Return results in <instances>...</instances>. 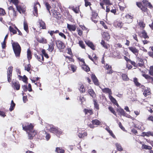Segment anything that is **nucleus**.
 <instances>
[{
  "label": "nucleus",
  "instance_id": "f257e3e1",
  "mask_svg": "<svg viewBox=\"0 0 153 153\" xmlns=\"http://www.w3.org/2000/svg\"><path fill=\"white\" fill-rule=\"evenodd\" d=\"M23 130L25 131L28 134L29 139H33V137L36 134V131L33 129V126L31 123H25L22 124Z\"/></svg>",
  "mask_w": 153,
  "mask_h": 153
},
{
  "label": "nucleus",
  "instance_id": "f03ea898",
  "mask_svg": "<svg viewBox=\"0 0 153 153\" xmlns=\"http://www.w3.org/2000/svg\"><path fill=\"white\" fill-rule=\"evenodd\" d=\"M47 127H49L48 129L49 131L56 134L57 136L62 134V131L60 129L55 127L52 125L48 124L47 125Z\"/></svg>",
  "mask_w": 153,
  "mask_h": 153
},
{
  "label": "nucleus",
  "instance_id": "7ed1b4c3",
  "mask_svg": "<svg viewBox=\"0 0 153 153\" xmlns=\"http://www.w3.org/2000/svg\"><path fill=\"white\" fill-rule=\"evenodd\" d=\"M12 47L16 57H19L21 52V48L19 44L17 42H13Z\"/></svg>",
  "mask_w": 153,
  "mask_h": 153
},
{
  "label": "nucleus",
  "instance_id": "20e7f679",
  "mask_svg": "<svg viewBox=\"0 0 153 153\" xmlns=\"http://www.w3.org/2000/svg\"><path fill=\"white\" fill-rule=\"evenodd\" d=\"M11 1L16 5L17 10L20 13H25L26 10L25 8L22 7L21 6L18 5L19 3L18 0H11Z\"/></svg>",
  "mask_w": 153,
  "mask_h": 153
},
{
  "label": "nucleus",
  "instance_id": "39448f33",
  "mask_svg": "<svg viewBox=\"0 0 153 153\" xmlns=\"http://www.w3.org/2000/svg\"><path fill=\"white\" fill-rule=\"evenodd\" d=\"M117 111L118 113V114L120 116H123L130 118L131 117L130 115L127 114L123 109L120 107L117 109Z\"/></svg>",
  "mask_w": 153,
  "mask_h": 153
},
{
  "label": "nucleus",
  "instance_id": "423d86ee",
  "mask_svg": "<svg viewBox=\"0 0 153 153\" xmlns=\"http://www.w3.org/2000/svg\"><path fill=\"white\" fill-rule=\"evenodd\" d=\"M40 7V5L39 3L37 2L34 4L33 10V14L34 16H37L38 15L37 8Z\"/></svg>",
  "mask_w": 153,
  "mask_h": 153
},
{
  "label": "nucleus",
  "instance_id": "0eeeda50",
  "mask_svg": "<svg viewBox=\"0 0 153 153\" xmlns=\"http://www.w3.org/2000/svg\"><path fill=\"white\" fill-rule=\"evenodd\" d=\"M13 68L12 66H10L8 68L7 80L9 82H10L11 79Z\"/></svg>",
  "mask_w": 153,
  "mask_h": 153
},
{
  "label": "nucleus",
  "instance_id": "6e6552de",
  "mask_svg": "<svg viewBox=\"0 0 153 153\" xmlns=\"http://www.w3.org/2000/svg\"><path fill=\"white\" fill-rule=\"evenodd\" d=\"M56 43L57 47L59 50L64 49L65 48L64 43L61 41H56Z\"/></svg>",
  "mask_w": 153,
  "mask_h": 153
},
{
  "label": "nucleus",
  "instance_id": "1a4fd4ad",
  "mask_svg": "<svg viewBox=\"0 0 153 153\" xmlns=\"http://www.w3.org/2000/svg\"><path fill=\"white\" fill-rule=\"evenodd\" d=\"M128 49L136 56L138 55L139 50L135 47H130L128 48Z\"/></svg>",
  "mask_w": 153,
  "mask_h": 153
},
{
  "label": "nucleus",
  "instance_id": "9d476101",
  "mask_svg": "<svg viewBox=\"0 0 153 153\" xmlns=\"http://www.w3.org/2000/svg\"><path fill=\"white\" fill-rule=\"evenodd\" d=\"M142 76L146 79H147L148 81L149 82H151L153 84V78L151 77L150 76L145 74H142Z\"/></svg>",
  "mask_w": 153,
  "mask_h": 153
},
{
  "label": "nucleus",
  "instance_id": "9b49d317",
  "mask_svg": "<svg viewBox=\"0 0 153 153\" xmlns=\"http://www.w3.org/2000/svg\"><path fill=\"white\" fill-rule=\"evenodd\" d=\"M105 68L107 70V71L106 72V73L107 74H111L114 72V71L112 70L111 66L108 64L106 65Z\"/></svg>",
  "mask_w": 153,
  "mask_h": 153
},
{
  "label": "nucleus",
  "instance_id": "f8f14e48",
  "mask_svg": "<svg viewBox=\"0 0 153 153\" xmlns=\"http://www.w3.org/2000/svg\"><path fill=\"white\" fill-rule=\"evenodd\" d=\"M125 17L127 19L126 21L128 23H129L132 22L133 19L132 16L127 14L126 15Z\"/></svg>",
  "mask_w": 153,
  "mask_h": 153
},
{
  "label": "nucleus",
  "instance_id": "ddd939ff",
  "mask_svg": "<svg viewBox=\"0 0 153 153\" xmlns=\"http://www.w3.org/2000/svg\"><path fill=\"white\" fill-rule=\"evenodd\" d=\"M102 90L103 93L108 94L109 96L111 95L112 94V92L111 91V90L109 89V88H104L102 89Z\"/></svg>",
  "mask_w": 153,
  "mask_h": 153
},
{
  "label": "nucleus",
  "instance_id": "4468645a",
  "mask_svg": "<svg viewBox=\"0 0 153 153\" xmlns=\"http://www.w3.org/2000/svg\"><path fill=\"white\" fill-rule=\"evenodd\" d=\"M67 27L68 30L71 31H74L76 30V27L75 25L67 24Z\"/></svg>",
  "mask_w": 153,
  "mask_h": 153
},
{
  "label": "nucleus",
  "instance_id": "2eb2a0df",
  "mask_svg": "<svg viewBox=\"0 0 153 153\" xmlns=\"http://www.w3.org/2000/svg\"><path fill=\"white\" fill-rule=\"evenodd\" d=\"M69 70L72 71L73 73L75 72L76 69V66L73 64H69L68 65Z\"/></svg>",
  "mask_w": 153,
  "mask_h": 153
},
{
  "label": "nucleus",
  "instance_id": "dca6fc26",
  "mask_svg": "<svg viewBox=\"0 0 153 153\" xmlns=\"http://www.w3.org/2000/svg\"><path fill=\"white\" fill-rule=\"evenodd\" d=\"M109 98L111 101L115 105H116L118 107H119V105L118 104L117 100L116 99L114 98L111 95L109 96Z\"/></svg>",
  "mask_w": 153,
  "mask_h": 153
},
{
  "label": "nucleus",
  "instance_id": "f3484780",
  "mask_svg": "<svg viewBox=\"0 0 153 153\" xmlns=\"http://www.w3.org/2000/svg\"><path fill=\"white\" fill-rule=\"evenodd\" d=\"M114 26L117 27L121 28L123 26V24L121 22L115 21L114 23Z\"/></svg>",
  "mask_w": 153,
  "mask_h": 153
},
{
  "label": "nucleus",
  "instance_id": "a211bd4d",
  "mask_svg": "<svg viewBox=\"0 0 153 153\" xmlns=\"http://www.w3.org/2000/svg\"><path fill=\"white\" fill-rule=\"evenodd\" d=\"M13 86L14 89H16L17 90H19L20 87V85L18 82H13Z\"/></svg>",
  "mask_w": 153,
  "mask_h": 153
},
{
  "label": "nucleus",
  "instance_id": "6ab92c4d",
  "mask_svg": "<svg viewBox=\"0 0 153 153\" xmlns=\"http://www.w3.org/2000/svg\"><path fill=\"white\" fill-rule=\"evenodd\" d=\"M37 40L39 42L42 44H46L47 43L46 39L43 37L39 38L37 39Z\"/></svg>",
  "mask_w": 153,
  "mask_h": 153
},
{
  "label": "nucleus",
  "instance_id": "aec40b11",
  "mask_svg": "<svg viewBox=\"0 0 153 153\" xmlns=\"http://www.w3.org/2000/svg\"><path fill=\"white\" fill-rule=\"evenodd\" d=\"M97 13H94L93 14L91 18V20L94 22V23H96L97 21Z\"/></svg>",
  "mask_w": 153,
  "mask_h": 153
},
{
  "label": "nucleus",
  "instance_id": "412c9836",
  "mask_svg": "<svg viewBox=\"0 0 153 153\" xmlns=\"http://www.w3.org/2000/svg\"><path fill=\"white\" fill-rule=\"evenodd\" d=\"M35 56L36 59H37L39 61L42 62L44 60V57L43 55H38L36 54H35Z\"/></svg>",
  "mask_w": 153,
  "mask_h": 153
},
{
  "label": "nucleus",
  "instance_id": "4be33fe9",
  "mask_svg": "<svg viewBox=\"0 0 153 153\" xmlns=\"http://www.w3.org/2000/svg\"><path fill=\"white\" fill-rule=\"evenodd\" d=\"M38 22L40 27H42V29H45L46 28L45 23L42 20L39 19L38 20Z\"/></svg>",
  "mask_w": 153,
  "mask_h": 153
},
{
  "label": "nucleus",
  "instance_id": "5701e85b",
  "mask_svg": "<svg viewBox=\"0 0 153 153\" xmlns=\"http://www.w3.org/2000/svg\"><path fill=\"white\" fill-rule=\"evenodd\" d=\"M86 44L93 50H95L94 46L92 42L89 41H85Z\"/></svg>",
  "mask_w": 153,
  "mask_h": 153
},
{
  "label": "nucleus",
  "instance_id": "b1692460",
  "mask_svg": "<svg viewBox=\"0 0 153 153\" xmlns=\"http://www.w3.org/2000/svg\"><path fill=\"white\" fill-rule=\"evenodd\" d=\"M88 93L93 98H94L96 97V94L93 90L92 89H89L88 91Z\"/></svg>",
  "mask_w": 153,
  "mask_h": 153
},
{
  "label": "nucleus",
  "instance_id": "393cba45",
  "mask_svg": "<svg viewBox=\"0 0 153 153\" xmlns=\"http://www.w3.org/2000/svg\"><path fill=\"white\" fill-rule=\"evenodd\" d=\"M87 135V133L85 132H79L78 134V136L80 138H82L86 136Z\"/></svg>",
  "mask_w": 153,
  "mask_h": 153
},
{
  "label": "nucleus",
  "instance_id": "a878e982",
  "mask_svg": "<svg viewBox=\"0 0 153 153\" xmlns=\"http://www.w3.org/2000/svg\"><path fill=\"white\" fill-rule=\"evenodd\" d=\"M82 68L86 71H90V68L87 65H86L85 63L82 64Z\"/></svg>",
  "mask_w": 153,
  "mask_h": 153
},
{
  "label": "nucleus",
  "instance_id": "bb28decb",
  "mask_svg": "<svg viewBox=\"0 0 153 153\" xmlns=\"http://www.w3.org/2000/svg\"><path fill=\"white\" fill-rule=\"evenodd\" d=\"M55 152L57 153H64L65 150L60 147H56V148Z\"/></svg>",
  "mask_w": 153,
  "mask_h": 153
},
{
  "label": "nucleus",
  "instance_id": "cd10ccee",
  "mask_svg": "<svg viewBox=\"0 0 153 153\" xmlns=\"http://www.w3.org/2000/svg\"><path fill=\"white\" fill-rule=\"evenodd\" d=\"M115 145L117 147V150L118 151H122L123 149L121 145L118 143H116L115 144Z\"/></svg>",
  "mask_w": 153,
  "mask_h": 153
},
{
  "label": "nucleus",
  "instance_id": "c85d7f7f",
  "mask_svg": "<svg viewBox=\"0 0 153 153\" xmlns=\"http://www.w3.org/2000/svg\"><path fill=\"white\" fill-rule=\"evenodd\" d=\"M27 58L28 60H30L32 58L31 51L29 49H27Z\"/></svg>",
  "mask_w": 153,
  "mask_h": 153
},
{
  "label": "nucleus",
  "instance_id": "c756f323",
  "mask_svg": "<svg viewBox=\"0 0 153 153\" xmlns=\"http://www.w3.org/2000/svg\"><path fill=\"white\" fill-rule=\"evenodd\" d=\"M92 123L93 125H100V124L101 123L100 121L97 119L93 120L92 121Z\"/></svg>",
  "mask_w": 153,
  "mask_h": 153
},
{
  "label": "nucleus",
  "instance_id": "7c9ffc66",
  "mask_svg": "<svg viewBox=\"0 0 153 153\" xmlns=\"http://www.w3.org/2000/svg\"><path fill=\"white\" fill-rule=\"evenodd\" d=\"M15 106V104L13 100H12L10 104V107L9 108L10 111H12L14 109Z\"/></svg>",
  "mask_w": 153,
  "mask_h": 153
},
{
  "label": "nucleus",
  "instance_id": "2f4dec72",
  "mask_svg": "<svg viewBox=\"0 0 153 153\" xmlns=\"http://www.w3.org/2000/svg\"><path fill=\"white\" fill-rule=\"evenodd\" d=\"M24 28L25 30L27 32H28V26L26 22L25 21L24 22Z\"/></svg>",
  "mask_w": 153,
  "mask_h": 153
},
{
  "label": "nucleus",
  "instance_id": "473e14b6",
  "mask_svg": "<svg viewBox=\"0 0 153 153\" xmlns=\"http://www.w3.org/2000/svg\"><path fill=\"white\" fill-rule=\"evenodd\" d=\"M84 111L86 114H88V115H91L93 114L92 111L91 110L85 109Z\"/></svg>",
  "mask_w": 153,
  "mask_h": 153
},
{
  "label": "nucleus",
  "instance_id": "72a5a7b5",
  "mask_svg": "<svg viewBox=\"0 0 153 153\" xmlns=\"http://www.w3.org/2000/svg\"><path fill=\"white\" fill-rule=\"evenodd\" d=\"M142 148L145 149L151 150L152 149V147L151 146H148L145 144H143Z\"/></svg>",
  "mask_w": 153,
  "mask_h": 153
},
{
  "label": "nucleus",
  "instance_id": "f704fd0d",
  "mask_svg": "<svg viewBox=\"0 0 153 153\" xmlns=\"http://www.w3.org/2000/svg\"><path fill=\"white\" fill-rule=\"evenodd\" d=\"M48 50L49 51L51 52L53 51L54 50V44L53 43H51L50 45H49Z\"/></svg>",
  "mask_w": 153,
  "mask_h": 153
},
{
  "label": "nucleus",
  "instance_id": "c9c22d12",
  "mask_svg": "<svg viewBox=\"0 0 153 153\" xmlns=\"http://www.w3.org/2000/svg\"><path fill=\"white\" fill-rule=\"evenodd\" d=\"M103 37H105V39L106 40H108L110 38V36L108 33H104L103 35Z\"/></svg>",
  "mask_w": 153,
  "mask_h": 153
},
{
  "label": "nucleus",
  "instance_id": "e433bc0d",
  "mask_svg": "<svg viewBox=\"0 0 153 153\" xmlns=\"http://www.w3.org/2000/svg\"><path fill=\"white\" fill-rule=\"evenodd\" d=\"M79 90L80 92L83 93L85 92V90L84 86L82 84H80Z\"/></svg>",
  "mask_w": 153,
  "mask_h": 153
},
{
  "label": "nucleus",
  "instance_id": "4c0bfd02",
  "mask_svg": "<svg viewBox=\"0 0 153 153\" xmlns=\"http://www.w3.org/2000/svg\"><path fill=\"white\" fill-rule=\"evenodd\" d=\"M121 76L123 79L124 81H128L129 80V78L126 74H122Z\"/></svg>",
  "mask_w": 153,
  "mask_h": 153
},
{
  "label": "nucleus",
  "instance_id": "58836bf2",
  "mask_svg": "<svg viewBox=\"0 0 153 153\" xmlns=\"http://www.w3.org/2000/svg\"><path fill=\"white\" fill-rule=\"evenodd\" d=\"M133 81L134 84L136 86H140L141 85L138 82L137 79V78H134L133 79Z\"/></svg>",
  "mask_w": 153,
  "mask_h": 153
},
{
  "label": "nucleus",
  "instance_id": "ea45409f",
  "mask_svg": "<svg viewBox=\"0 0 153 153\" xmlns=\"http://www.w3.org/2000/svg\"><path fill=\"white\" fill-rule=\"evenodd\" d=\"M150 94V91L147 88L146 89H145V91L143 93V94L145 96L149 95Z\"/></svg>",
  "mask_w": 153,
  "mask_h": 153
},
{
  "label": "nucleus",
  "instance_id": "a19ab883",
  "mask_svg": "<svg viewBox=\"0 0 153 153\" xmlns=\"http://www.w3.org/2000/svg\"><path fill=\"white\" fill-rule=\"evenodd\" d=\"M31 65L30 64H29L25 67V70L29 72L31 69Z\"/></svg>",
  "mask_w": 153,
  "mask_h": 153
},
{
  "label": "nucleus",
  "instance_id": "79ce46f5",
  "mask_svg": "<svg viewBox=\"0 0 153 153\" xmlns=\"http://www.w3.org/2000/svg\"><path fill=\"white\" fill-rule=\"evenodd\" d=\"M10 31V32L13 33V34H15L16 33V31L13 27L11 26L9 27Z\"/></svg>",
  "mask_w": 153,
  "mask_h": 153
},
{
  "label": "nucleus",
  "instance_id": "37998d69",
  "mask_svg": "<svg viewBox=\"0 0 153 153\" xmlns=\"http://www.w3.org/2000/svg\"><path fill=\"white\" fill-rule=\"evenodd\" d=\"M78 100H79L82 103L85 101V99L84 97L81 96H79L78 98Z\"/></svg>",
  "mask_w": 153,
  "mask_h": 153
},
{
  "label": "nucleus",
  "instance_id": "c03bdc74",
  "mask_svg": "<svg viewBox=\"0 0 153 153\" xmlns=\"http://www.w3.org/2000/svg\"><path fill=\"white\" fill-rule=\"evenodd\" d=\"M9 15L10 16L14 18L16 16V12L14 10V11H13L11 13H10V14Z\"/></svg>",
  "mask_w": 153,
  "mask_h": 153
},
{
  "label": "nucleus",
  "instance_id": "a18cd8bd",
  "mask_svg": "<svg viewBox=\"0 0 153 153\" xmlns=\"http://www.w3.org/2000/svg\"><path fill=\"white\" fill-rule=\"evenodd\" d=\"M5 14V12L4 9L0 8V16H3Z\"/></svg>",
  "mask_w": 153,
  "mask_h": 153
},
{
  "label": "nucleus",
  "instance_id": "49530a36",
  "mask_svg": "<svg viewBox=\"0 0 153 153\" xmlns=\"http://www.w3.org/2000/svg\"><path fill=\"white\" fill-rule=\"evenodd\" d=\"M108 108L111 113L116 116L115 111L112 107L110 106Z\"/></svg>",
  "mask_w": 153,
  "mask_h": 153
},
{
  "label": "nucleus",
  "instance_id": "de8ad7c7",
  "mask_svg": "<svg viewBox=\"0 0 153 153\" xmlns=\"http://www.w3.org/2000/svg\"><path fill=\"white\" fill-rule=\"evenodd\" d=\"M149 74L151 76H153V66H151L149 71Z\"/></svg>",
  "mask_w": 153,
  "mask_h": 153
},
{
  "label": "nucleus",
  "instance_id": "09e8293b",
  "mask_svg": "<svg viewBox=\"0 0 153 153\" xmlns=\"http://www.w3.org/2000/svg\"><path fill=\"white\" fill-rule=\"evenodd\" d=\"M139 25L140 27L143 28L145 27V25L143 22L141 21L139 22Z\"/></svg>",
  "mask_w": 153,
  "mask_h": 153
},
{
  "label": "nucleus",
  "instance_id": "8fccbe9b",
  "mask_svg": "<svg viewBox=\"0 0 153 153\" xmlns=\"http://www.w3.org/2000/svg\"><path fill=\"white\" fill-rule=\"evenodd\" d=\"M79 46L82 48H85V46L83 41H79Z\"/></svg>",
  "mask_w": 153,
  "mask_h": 153
},
{
  "label": "nucleus",
  "instance_id": "3c124183",
  "mask_svg": "<svg viewBox=\"0 0 153 153\" xmlns=\"http://www.w3.org/2000/svg\"><path fill=\"white\" fill-rule=\"evenodd\" d=\"M145 133V135L148 137L149 136H153V132L149 131L147 132H144Z\"/></svg>",
  "mask_w": 153,
  "mask_h": 153
},
{
  "label": "nucleus",
  "instance_id": "603ef678",
  "mask_svg": "<svg viewBox=\"0 0 153 153\" xmlns=\"http://www.w3.org/2000/svg\"><path fill=\"white\" fill-rule=\"evenodd\" d=\"M142 36L144 38L146 39L148 38L146 33L144 30H143L142 32Z\"/></svg>",
  "mask_w": 153,
  "mask_h": 153
},
{
  "label": "nucleus",
  "instance_id": "864d4df0",
  "mask_svg": "<svg viewBox=\"0 0 153 153\" xmlns=\"http://www.w3.org/2000/svg\"><path fill=\"white\" fill-rule=\"evenodd\" d=\"M45 6L46 7V9L48 10L49 12L50 13V8H51V7L50 6L49 4L47 2H46L45 4Z\"/></svg>",
  "mask_w": 153,
  "mask_h": 153
},
{
  "label": "nucleus",
  "instance_id": "5fc2aeb1",
  "mask_svg": "<svg viewBox=\"0 0 153 153\" xmlns=\"http://www.w3.org/2000/svg\"><path fill=\"white\" fill-rule=\"evenodd\" d=\"M101 44L102 45L103 47L107 49L108 48V46L105 43V42L102 40L101 42Z\"/></svg>",
  "mask_w": 153,
  "mask_h": 153
},
{
  "label": "nucleus",
  "instance_id": "6e6d98bb",
  "mask_svg": "<svg viewBox=\"0 0 153 153\" xmlns=\"http://www.w3.org/2000/svg\"><path fill=\"white\" fill-rule=\"evenodd\" d=\"M72 10L76 13H78L79 11V8L78 7H77L75 8L73 7Z\"/></svg>",
  "mask_w": 153,
  "mask_h": 153
},
{
  "label": "nucleus",
  "instance_id": "4d7b16f0",
  "mask_svg": "<svg viewBox=\"0 0 153 153\" xmlns=\"http://www.w3.org/2000/svg\"><path fill=\"white\" fill-rule=\"evenodd\" d=\"M103 1L107 5H110L111 4L110 1L109 0H103Z\"/></svg>",
  "mask_w": 153,
  "mask_h": 153
},
{
  "label": "nucleus",
  "instance_id": "13d9d810",
  "mask_svg": "<svg viewBox=\"0 0 153 153\" xmlns=\"http://www.w3.org/2000/svg\"><path fill=\"white\" fill-rule=\"evenodd\" d=\"M85 2V7H87L88 6H90L91 3L90 2L88 1L87 0L84 1Z\"/></svg>",
  "mask_w": 153,
  "mask_h": 153
},
{
  "label": "nucleus",
  "instance_id": "bf43d9fd",
  "mask_svg": "<svg viewBox=\"0 0 153 153\" xmlns=\"http://www.w3.org/2000/svg\"><path fill=\"white\" fill-rule=\"evenodd\" d=\"M94 107L97 110L99 109V106L97 104V103L96 100H94Z\"/></svg>",
  "mask_w": 153,
  "mask_h": 153
},
{
  "label": "nucleus",
  "instance_id": "052dcab7",
  "mask_svg": "<svg viewBox=\"0 0 153 153\" xmlns=\"http://www.w3.org/2000/svg\"><path fill=\"white\" fill-rule=\"evenodd\" d=\"M8 9L9 10V15H10V13H11L12 12L15 10L14 8L12 6H10L8 8Z\"/></svg>",
  "mask_w": 153,
  "mask_h": 153
},
{
  "label": "nucleus",
  "instance_id": "680f3d73",
  "mask_svg": "<svg viewBox=\"0 0 153 153\" xmlns=\"http://www.w3.org/2000/svg\"><path fill=\"white\" fill-rule=\"evenodd\" d=\"M59 35L62 37L63 38L65 39H66V37L65 35L62 33L60 32L59 33Z\"/></svg>",
  "mask_w": 153,
  "mask_h": 153
},
{
  "label": "nucleus",
  "instance_id": "e2e57ef3",
  "mask_svg": "<svg viewBox=\"0 0 153 153\" xmlns=\"http://www.w3.org/2000/svg\"><path fill=\"white\" fill-rule=\"evenodd\" d=\"M93 81L95 85H99V83L98 82V81L97 78L96 79L93 80Z\"/></svg>",
  "mask_w": 153,
  "mask_h": 153
},
{
  "label": "nucleus",
  "instance_id": "0e129e2a",
  "mask_svg": "<svg viewBox=\"0 0 153 153\" xmlns=\"http://www.w3.org/2000/svg\"><path fill=\"white\" fill-rule=\"evenodd\" d=\"M108 132L110 134V135H111L113 138H116L115 135L113 134L111 130H110Z\"/></svg>",
  "mask_w": 153,
  "mask_h": 153
},
{
  "label": "nucleus",
  "instance_id": "69168bd1",
  "mask_svg": "<svg viewBox=\"0 0 153 153\" xmlns=\"http://www.w3.org/2000/svg\"><path fill=\"white\" fill-rule=\"evenodd\" d=\"M22 88L23 89L24 91H26L27 90H28L27 86L26 85H24L22 86Z\"/></svg>",
  "mask_w": 153,
  "mask_h": 153
},
{
  "label": "nucleus",
  "instance_id": "338daca9",
  "mask_svg": "<svg viewBox=\"0 0 153 153\" xmlns=\"http://www.w3.org/2000/svg\"><path fill=\"white\" fill-rule=\"evenodd\" d=\"M20 77H21L22 79H23V81L24 82H26L27 79V77L25 75H24L23 77H22L21 76H20Z\"/></svg>",
  "mask_w": 153,
  "mask_h": 153
},
{
  "label": "nucleus",
  "instance_id": "774afa93",
  "mask_svg": "<svg viewBox=\"0 0 153 153\" xmlns=\"http://www.w3.org/2000/svg\"><path fill=\"white\" fill-rule=\"evenodd\" d=\"M148 54L150 57L153 58V51L151 52H149L148 53Z\"/></svg>",
  "mask_w": 153,
  "mask_h": 153
}]
</instances>
